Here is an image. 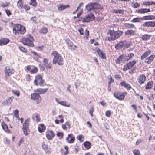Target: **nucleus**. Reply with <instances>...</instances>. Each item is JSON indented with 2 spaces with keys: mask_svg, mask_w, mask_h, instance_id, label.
I'll return each instance as SVG.
<instances>
[{
  "mask_svg": "<svg viewBox=\"0 0 155 155\" xmlns=\"http://www.w3.org/2000/svg\"><path fill=\"white\" fill-rule=\"evenodd\" d=\"M11 25L13 27V33L15 35H23L26 32L25 27L20 24H14L10 23Z\"/></svg>",
  "mask_w": 155,
  "mask_h": 155,
  "instance_id": "nucleus-1",
  "label": "nucleus"
},
{
  "mask_svg": "<svg viewBox=\"0 0 155 155\" xmlns=\"http://www.w3.org/2000/svg\"><path fill=\"white\" fill-rule=\"evenodd\" d=\"M124 32L123 31L118 30L115 31L114 30H109L108 34L110 35V37L108 38V40L110 41H113L119 38L122 35Z\"/></svg>",
  "mask_w": 155,
  "mask_h": 155,
  "instance_id": "nucleus-2",
  "label": "nucleus"
},
{
  "mask_svg": "<svg viewBox=\"0 0 155 155\" xmlns=\"http://www.w3.org/2000/svg\"><path fill=\"white\" fill-rule=\"evenodd\" d=\"M51 55L54 56L52 60L53 64H55L57 63L59 65H62L63 64V59L62 56L57 51H53L51 53Z\"/></svg>",
  "mask_w": 155,
  "mask_h": 155,
  "instance_id": "nucleus-3",
  "label": "nucleus"
},
{
  "mask_svg": "<svg viewBox=\"0 0 155 155\" xmlns=\"http://www.w3.org/2000/svg\"><path fill=\"white\" fill-rule=\"evenodd\" d=\"M26 37L22 38L20 40V41L24 45L31 47L34 46L33 43L34 38L30 34L26 35Z\"/></svg>",
  "mask_w": 155,
  "mask_h": 155,
  "instance_id": "nucleus-4",
  "label": "nucleus"
},
{
  "mask_svg": "<svg viewBox=\"0 0 155 155\" xmlns=\"http://www.w3.org/2000/svg\"><path fill=\"white\" fill-rule=\"evenodd\" d=\"M131 45V42L127 43L126 40H124L120 41L116 44L115 46L116 49H120L122 48H127L130 47Z\"/></svg>",
  "mask_w": 155,
  "mask_h": 155,
  "instance_id": "nucleus-5",
  "label": "nucleus"
},
{
  "mask_svg": "<svg viewBox=\"0 0 155 155\" xmlns=\"http://www.w3.org/2000/svg\"><path fill=\"white\" fill-rule=\"evenodd\" d=\"M85 7L87 10L91 11L95 9H100L102 6L97 3L90 2L87 4Z\"/></svg>",
  "mask_w": 155,
  "mask_h": 155,
  "instance_id": "nucleus-6",
  "label": "nucleus"
},
{
  "mask_svg": "<svg viewBox=\"0 0 155 155\" xmlns=\"http://www.w3.org/2000/svg\"><path fill=\"white\" fill-rule=\"evenodd\" d=\"M45 81L43 79L42 76L40 75H37L35 77V79L34 81V83L36 86L39 85L41 87H43L45 85Z\"/></svg>",
  "mask_w": 155,
  "mask_h": 155,
  "instance_id": "nucleus-7",
  "label": "nucleus"
},
{
  "mask_svg": "<svg viewBox=\"0 0 155 155\" xmlns=\"http://www.w3.org/2000/svg\"><path fill=\"white\" fill-rule=\"evenodd\" d=\"M30 121V119L28 118L25 120L23 124L22 130L24 134L25 135H27L29 134V131L28 127Z\"/></svg>",
  "mask_w": 155,
  "mask_h": 155,
  "instance_id": "nucleus-8",
  "label": "nucleus"
},
{
  "mask_svg": "<svg viewBox=\"0 0 155 155\" xmlns=\"http://www.w3.org/2000/svg\"><path fill=\"white\" fill-rule=\"evenodd\" d=\"M95 18V16L93 13H89L83 17L82 21L83 23L89 22L92 21Z\"/></svg>",
  "mask_w": 155,
  "mask_h": 155,
  "instance_id": "nucleus-9",
  "label": "nucleus"
},
{
  "mask_svg": "<svg viewBox=\"0 0 155 155\" xmlns=\"http://www.w3.org/2000/svg\"><path fill=\"white\" fill-rule=\"evenodd\" d=\"M127 92H120V91H115L114 93L115 97L120 100H122L125 97V95H127Z\"/></svg>",
  "mask_w": 155,
  "mask_h": 155,
  "instance_id": "nucleus-10",
  "label": "nucleus"
},
{
  "mask_svg": "<svg viewBox=\"0 0 155 155\" xmlns=\"http://www.w3.org/2000/svg\"><path fill=\"white\" fill-rule=\"evenodd\" d=\"M65 42L68 48L71 51H73L76 49L77 46L74 45L73 42L68 38L65 39Z\"/></svg>",
  "mask_w": 155,
  "mask_h": 155,
  "instance_id": "nucleus-11",
  "label": "nucleus"
},
{
  "mask_svg": "<svg viewBox=\"0 0 155 155\" xmlns=\"http://www.w3.org/2000/svg\"><path fill=\"white\" fill-rule=\"evenodd\" d=\"M31 99L35 101L37 104L39 103L42 100L40 95L37 93L31 94Z\"/></svg>",
  "mask_w": 155,
  "mask_h": 155,
  "instance_id": "nucleus-12",
  "label": "nucleus"
},
{
  "mask_svg": "<svg viewBox=\"0 0 155 155\" xmlns=\"http://www.w3.org/2000/svg\"><path fill=\"white\" fill-rule=\"evenodd\" d=\"M65 140L68 143L72 144L75 142V138L73 134L71 133L68 135V137H66Z\"/></svg>",
  "mask_w": 155,
  "mask_h": 155,
  "instance_id": "nucleus-13",
  "label": "nucleus"
},
{
  "mask_svg": "<svg viewBox=\"0 0 155 155\" xmlns=\"http://www.w3.org/2000/svg\"><path fill=\"white\" fill-rule=\"evenodd\" d=\"M14 73L13 70L11 69L9 66H6L5 69V77L7 78L8 77L11 76Z\"/></svg>",
  "mask_w": 155,
  "mask_h": 155,
  "instance_id": "nucleus-14",
  "label": "nucleus"
},
{
  "mask_svg": "<svg viewBox=\"0 0 155 155\" xmlns=\"http://www.w3.org/2000/svg\"><path fill=\"white\" fill-rule=\"evenodd\" d=\"M136 61H132L127 64L126 65L124 66L123 68L124 71H126L129 69H131L136 64Z\"/></svg>",
  "mask_w": 155,
  "mask_h": 155,
  "instance_id": "nucleus-15",
  "label": "nucleus"
},
{
  "mask_svg": "<svg viewBox=\"0 0 155 155\" xmlns=\"http://www.w3.org/2000/svg\"><path fill=\"white\" fill-rule=\"evenodd\" d=\"M45 135L48 140H51L55 136V134L52 130H48L46 132Z\"/></svg>",
  "mask_w": 155,
  "mask_h": 155,
  "instance_id": "nucleus-16",
  "label": "nucleus"
},
{
  "mask_svg": "<svg viewBox=\"0 0 155 155\" xmlns=\"http://www.w3.org/2000/svg\"><path fill=\"white\" fill-rule=\"evenodd\" d=\"M146 79V77L144 74H140L137 78L138 82L140 85H142L145 83Z\"/></svg>",
  "mask_w": 155,
  "mask_h": 155,
  "instance_id": "nucleus-17",
  "label": "nucleus"
},
{
  "mask_svg": "<svg viewBox=\"0 0 155 155\" xmlns=\"http://www.w3.org/2000/svg\"><path fill=\"white\" fill-rule=\"evenodd\" d=\"M43 62L44 65L47 69H50L52 67V65L51 62L49 61V59L46 58H44L43 61Z\"/></svg>",
  "mask_w": 155,
  "mask_h": 155,
  "instance_id": "nucleus-18",
  "label": "nucleus"
},
{
  "mask_svg": "<svg viewBox=\"0 0 155 155\" xmlns=\"http://www.w3.org/2000/svg\"><path fill=\"white\" fill-rule=\"evenodd\" d=\"M127 61L126 59V55L124 54H122L119 56L116 60V63L119 64L120 62H124Z\"/></svg>",
  "mask_w": 155,
  "mask_h": 155,
  "instance_id": "nucleus-19",
  "label": "nucleus"
},
{
  "mask_svg": "<svg viewBox=\"0 0 155 155\" xmlns=\"http://www.w3.org/2000/svg\"><path fill=\"white\" fill-rule=\"evenodd\" d=\"M95 50L97 53L100 57L101 58L104 59L106 58V57L105 54L102 50L100 49L97 48H96Z\"/></svg>",
  "mask_w": 155,
  "mask_h": 155,
  "instance_id": "nucleus-20",
  "label": "nucleus"
},
{
  "mask_svg": "<svg viewBox=\"0 0 155 155\" xmlns=\"http://www.w3.org/2000/svg\"><path fill=\"white\" fill-rule=\"evenodd\" d=\"M48 90V88H38L35 89L34 91L39 94H45L47 92Z\"/></svg>",
  "mask_w": 155,
  "mask_h": 155,
  "instance_id": "nucleus-21",
  "label": "nucleus"
},
{
  "mask_svg": "<svg viewBox=\"0 0 155 155\" xmlns=\"http://www.w3.org/2000/svg\"><path fill=\"white\" fill-rule=\"evenodd\" d=\"M155 58V55L154 54H152L150 56L146 58L145 61V63L148 64H150L153 61Z\"/></svg>",
  "mask_w": 155,
  "mask_h": 155,
  "instance_id": "nucleus-22",
  "label": "nucleus"
},
{
  "mask_svg": "<svg viewBox=\"0 0 155 155\" xmlns=\"http://www.w3.org/2000/svg\"><path fill=\"white\" fill-rule=\"evenodd\" d=\"M1 125L3 129L6 132L8 133H10V131L8 129L7 125L4 122H2Z\"/></svg>",
  "mask_w": 155,
  "mask_h": 155,
  "instance_id": "nucleus-23",
  "label": "nucleus"
},
{
  "mask_svg": "<svg viewBox=\"0 0 155 155\" xmlns=\"http://www.w3.org/2000/svg\"><path fill=\"white\" fill-rule=\"evenodd\" d=\"M120 84L122 86H123L124 88L128 90H130L131 88L130 85V84H127L124 81L120 82Z\"/></svg>",
  "mask_w": 155,
  "mask_h": 155,
  "instance_id": "nucleus-24",
  "label": "nucleus"
},
{
  "mask_svg": "<svg viewBox=\"0 0 155 155\" xmlns=\"http://www.w3.org/2000/svg\"><path fill=\"white\" fill-rule=\"evenodd\" d=\"M143 25L144 27H154L155 26V21L146 22Z\"/></svg>",
  "mask_w": 155,
  "mask_h": 155,
  "instance_id": "nucleus-25",
  "label": "nucleus"
},
{
  "mask_svg": "<svg viewBox=\"0 0 155 155\" xmlns=\"http://www.w3.org/2000/svg\"><path fill=\"white\" fill-rule=\"evenodd\" d=\"M46 130V127L43 124H40L38 125V131L41 133L45 131Z\"/></svg>",
  "mask_w": 155,
  "mask_h": 155,
  "instance_id": "nucleus-26",
  "label": "nucleus"
},
{
  "mask_svg": "<svg viewBox=\"0 0 155 155\" xmlns=\"http://www.w3.org/2000/svg\"><path fill=\"white\" fill-rule=\"evenodd\" d=\"M150 12V9L142 8L136 10V12L140 14H144Z\"/></svg>",
  "mask_w": 155,
  "mask_h": 155,
  "instance_id": "nucleus-27",
  "label": "nucleus"
},
{
  "mask_svg": "<svg viewBox=\"0 0 155 155\" xmlns=\"http://www.w3.org/2000/svg\"><path fill=\"white\" fill-rule=\"evenodd\" d=\"M9 42L8 39L3 38L0 39V45H7Z\"/></svg>",
  "mask_w": 155,
  "mask_h": 155,
  "instance_id": "nucleus-28",
  "label": "nucleus"
},
{
  "mask_svg": "<svg viewBox=\"0 0 155 155\" xmlns=\"http://www.w3.org/2000/svg\"><path fill=\"white\" fill-rule=\"evenodd\" d=\"M125 35L134 36L136 35V32L135 31L131 29L127 30L125 32Z\"/></svg>",
  "mask_w": 155,
  "mask_h": 155,
  "instance_id": "nucleus-29",
  "label": "nucleus"
},
{
  "mask_svg": "<svg viewBox=\"0 0 155 155\" xmlns=\"http://www.w3.org/2000/svg\"><path fill=\"white\" fill-rule=\"evenodd\" d=\"M69 7L70 6L68 5H64L63 4H60L57 6L58 10L61 11L64 10L67 8Z\"/></svg>",
  "mask_w": 155,
  "mask_h": 155,
  "instance_id": "nucleus-30",
  "label": "nucleus"
},
{
  "mask_svg": "<svg viewBox=\"0 0 155 155\" xmlns=\"http://www.w3.org/2000/svg\"><path fill=\"white\" fill-rule=\"evenodd\" d=\"M151 51L148 50L147 51L144 52L143 54L141 56V59L142 60L148 57L151 53Z\"/></svg>",
  "mask_w": 155,
  "mask_h": 155,
  "instance_id": "nucleus-31",
  "label": "nucleus"
},
{
  "mask_svg": "<svg viewBox=\"0 0 155 155\" xmlns=\"http://www.w3.org/2000/svg\"><path fill=\"white\" fill-rule=\"evenodd\" d=\"M143 5L146 6L155 5V2L154 1H145L143 2Z\"/></svg>",
  "mask_w": 155,
  "mask_h": 155,
  "instance_id": "nucleus-32",
  "label": "nucleus"
},
{
  "mask_svg": "<svg viewBox=\"0 0 155 155\" xmlns=\"http://www.w3.org/2000/svg\"><path fill=\"white\" fill-rule=\"evenodd\" d=\"M41 145L42 148L46 152H48L50 150V149L48 147V146L47 144H45L44 142H43L42 143Z\"/></svg>",
  "mask_w": 155,
  "mask_h": 155,
  "instance_id": "nucleus-33",
  "label": "nucleus"
},
{
  "mask_svg": "<svg viewBox=\"0 0 155 155\" xmlns=\"http://www.w3.org/2000/svg\"><path fill=\"white\" fill-rule=\"evenodd\" d=\"M142 18V20H154L155 19V17L153 15H148L143 16Z\"/></svg>",
  "mask_w": 155,
  "mask_h": 155,
  "instance_id": "nucleus-34",
  "label": "nucleus"
},
{
  "mask_svg": "<svg viewBox=\"0 0 155 155\" xmlns=\"http://www.w3.org/2000/svg\"><path fill=\"white\" fill-rule=\"evenodd\" d=\"M83 144L85 148L87 150H88L91 148V143L88 141L84 142Z\"/></svg>",
  "mask_w": 155,
  "mask_h": 155,
  "instance_id": "nucleus-35",
  "label": "nucleus"
},
{
  "mask_svg": "<svg viewBox=\"0 0 155 155\" xmlns=\"http://www.w3.org/2000/svg\"><path fill=\"white\" fill-rule=\"evenodd\" d=\"M23 0H19L17 3V6L18 8L22 9L23 8Z\"/></svg>",
  "mask_w": 155,
  "mask_h": 155,
  "instance_id": "nucleus-36",
  "label": "nucleus"
},
{
  "mask_svg": "<svg viewBox=\"0 0 155 155\" xmlns=\"http://www.w3.org/2000/svg\"><path fill=\"white\" fill-rule=\"evenodd\" d=\"M151 36L147 34H144L142 35L141 39L143 41H147L150 38Z\"/></svg>",
  "mask_w": 155,
  "mask_h": 155,
  "instance_id": "nucleus-37",
  "label": "nucleus"
},
{
  "mask_svg": "<svg viewBox=\"0 0 155 155\" xmlns=\"http://www.w3.org/2000/svg\"><path fill=\"white\" fill-rule=\"evenodd\" d=\"M126 28H135L134 25L132 23H126L124 24Z\"/></svg>",
  "mask_w": 155,
  "mask_h": 155,
  "instance_id": "nucleus-38",
  "label": "nucleus"
},
{
  "mask_svg": "<svg viewBox=\"0 0 155 155\" xmlns=\"http://www.w3.org/2000/svg\"><path fill=\"white\" fill-rule=\"evenodd\" d=\"M153 84V82L152 81H149L145 87L146 89H149L151 88Z\"/></svg>",
  "mask_w": 155,
  "mask_h": 155,
  "instance_id": "nucleus-39",
  "label": "nucleus"
},
{
  "mask_svg": "<svg viewBox=\"0 0 155 155\" xmlns=\"http://www.w3.org/2000/svg\"><path fill=\"white\" fill-rule=\"evenodd\" d=\"M142 20V18L141 17L138 18L137 17L134 18L131 21L132 22H140Z\"/></svg>",
  "mask_w": 155,
  "mask_h": 155,
  "instance_id": "nucleus-40",
  "label": "nucleus"
},
{
  "mask_svg": "<svg viewBox=\"0 0 155 155\" xmlns=\"http://www.w3.org/2000/svg\"><path fill=\"white\" fill-rule=\"evenodd\" d=\"M77 139L80 142H82L84 140V136L82 134H80L77 137Z\"/></svg>",
  "mask_w": 155,
  "mask_h": 155,
  "instance_id": "nucleus-41",
  "label": "nucleus"
},
{
  "mask_svg": "<svg viewBox=\"0 0 155 155\" xmlns=\"http://www.w3.org/2000/svg\"><path fill=\"white\" fill-rule=\"evenodd\" d=\"M59 104H60L67 107H70V105L68 104L67 103V102L66 101H61L59 102Z\"/></svg>",
  "mask_w": 155,
  "mask_h": 155,
  "instance_id": "nucleus-42",
  "label": "nucleus"
},
{
  "mask_svg": "<svg viewBox=\"0 0 155 155\" xmlns=\"http://www.w3.org/2000/svg\"><path fill=\"white\" fill-rule=\"evenodd\" d=\"M124 10L121 9H114L113 10V12L115 13H119L123 14L124 13Z\"/></svg>",
  "mask_w": 155,
  "mask_h": 155,
  "instance_id": "nucleus-43",
  "label": "nucleus"
},
{
  "mask_svg": "<svg viewBox=\"0 0 155 155\" xmlns=\"http://www.w3.org/2000/svg\"><path fill=\"white\" fill-rule=\"evenodd\" d=\"M36 0H30L29 5L34 7H36L37 5Z\"/></svg>",
  "mask_w": 155,
  "mask_h": 155,
  "instance_id": "nucleus-44",
  "label": "nucleus"
},
{
  "mask_svg": "<svg viewBox=\"0 0 155 155\" xmlns=\"http://www.w3.org/2000/svg\"><path fill=\"white\" fill-rule=\"evenodd\" d=\"M13 98L14 97L13 96L9 97L6 100L5 102V104H10L11 103Z\"/></svg>",
  "mask_w": 155,
  "mask_h": 155,
  "instance_id": "nucleus-45",
  "label": "nucleus"
},
{
  "mask_svg": "<svg viewBox=\"0 0 155 155\" xmlns=\"http://www.w3.org/2000/svg\"><path fill=\"white\" fill-rule=\"evenodd\" d=\"M33 54L36 56V57H35L34 58V59L36 61H38V58H41V57L36 52L33 51L32 52Z\"/></svg>",
  "mask_w": 155,
  "mask_h": 155,
  "instance_id": "nucleus-46",
  "label": "nucleus"
},
{
  "mask_svg": "<svg viewBox=\"0 0 155 155\" xmlns=\"http://www.w3.org/2000/svg\"><path fill=\"white\" fill-rule=\"evenodd\" d=\"M38 70L37 67L34 66V68L30 70V72L31 74H36L38 72Z\"/></svg>",
  "mask_w": 155,
  "mask_h": 155,
  "instance_id": "nucleus-47",
  "label": "nucleus"
},
{
  "mask_svg": "<svg viewBox=\"0 0 155 155\" xmlns=\"http://www.w3.org/2000/svg\"><path fill=\"white\" fill-rule=\"evenodd\" d=\"M48 31L47 28L45 27H43L40 30V32L41 33L45 34L47 33Z\"/></svg>",
  "mask_w": 155,
  "mask_h": 155,
  "instance_id": "nucleus-48",
  "label": "nucleus"
},
{
  "mask_svg": "<svg viewBox=\"0 0 155 155\" xmlns=\"http://www.w3.org/2000/svg\"><path fill=\"white\" fill-rule=\"evenodd\" d=\"M10 4L9 2H2L1 5V6L3 8L8 7Z\"/></svg>",
  "mask_w": 155,
  "mask_h": 155,
  "instance_id": "nucleus-49",
  "label": "nucleus"
},
{
  "mask_svg": "<svg viewBox=\"0 0 155 155\" xmlns=\"http://www.w3.org/2000/svg\"><path fill=\"white\" fill-rule=\"evenodd\" d=\"M134 155H141V153L138 149H134L133 151Z\"/></svg>",
  "mask_w": 155,
  "mask_h": 155,
  "instance_id": "nucleus-50",
  "label": "nucleus"
},
{
  "mask_svg": "<svg viewBox=\"0 0 155 155\" xmlns=\"http://www.w3.org/2000/svg\"><path fill=\"white\" fill-rule=\"evenodd\" d=\"M35 117L36 118L35 121L37 123L39 122L40 121L41 118L40 117V115L39 114L37 113L35 116Z\"/></svg>",
  "mask_w": 155,
  "mask_h": 155,
  "instance_id": "nucleus-51",
  "label": "nucleus"
},
{
  "mask_svg": "<svg viewBox=\"0 0 155 155\" xmlns=\"http://www.w3.org/2000/svg\"><path fill=\"white\" fill-rule=\"evenodd\" d=\"M85 36L84 37V38L86 39H87L89 37V32L87 29H86L85 31Z\"/></svg>",
  "mask_w": 155,
  "mask_h": 155,
  "instance_id": "nucleus-52",
  "label": "nucleus"
},
{
  "mask_svg": "<svg viewBox=\"0 0 155 155\" xmlns=\"http://www.w3.org/2000/svg\"><path fill=\"white\" fill-rule=\"evenodd\" d=\"M14 114L18 119L19 118V112L17 110H16L13 111Z\"/></svg>",
  "mask_w": 155,
  "mask_h": 155,
  "instance_id": "nucleus-53",
  "label": "nucleus"
},
{
  "mask_svg": "<svg viewBox=\"0 0 155 155\" xmlns=\"http://www.w3.org/2000/svg\"><path fill=\"white\" fill-rule=\"evenodd\" d=\"M19 48L20 50L24 53H27V50L24 47L22 46H19Z\"/></svg>",
  "mask_w": 155,
  "mask_h": 155,
  "instance_id": "nucleus-54",
  "label": "nucleus"
},
{
  "mask_svg": "<svg viewBox=\"0 0 155 155\" xmlns=\"http://www.w3.org/2000/svg\"><path fill=\"white\" fill-rule=\"evenodd\" d=\"M12 92L15 95L17 96V97H19L20 96V93L18 90L12 91Z\"/></svg>",
  "mask_w": 155,
  "mask_h": 155,
  "instance_id": "nucleus-55",
  "label": "nucleus"
},
{
  "mask_svg": "<svg viewBox=\"0 0 155 155\" xmlns=\"http://www.w3.org/2000/svg\"><path fill=\"white\" fill-rule=\"evenodd\" d=\"M140 6V4L137 2L133 3L132 4V7L135 8H137Z\"/></svg>",
  "mask_w": 155,
  "mask_h": 155,
  "instance_id": "nucleus-56",
  "label": "nucleus"
},
{
  "mask_svg": "<svg viewBox=\"0 0 155 155\" xmlns=\"http://www.w3.org/2000/svg\"><path fill=\"white\" fill-rule=\"evenodd\" d=\"M78 31L81 35H83L84 34V29L83 28H81L78 29Z\"/></svg>",
  "mask_w": 155,
  "mask_h": 155,
  "instance_id": "nucleus-57",
  "label": "nucleus"
},
{
  "mask_svg": "<svg viewBox=\"0 0 155 155\" xmlns=\"http://www.w3.org/2000/svg\"><path fill=\"white\" fill-rule=\"evenodd\" d=\"M58 117L61 119L60 120V122L61 123H63L64 122V120L63 119L64 116L62 115H60L58 116Z\"/></svg>",
  "mask_w": 155,
  "mask_h": 155,
  "instance_id": "nucleus-58",
  "label": "nucleus"
},
{
  "mask_svg": "<svg viewBox=\"0 0 155 155\" xmlns=\"http://www.w3.org/2000/svg\"><path fill=\"white\" fill-rule=\"evenodd\" d=\"M105 115L108 117H110L111 116V112L110 110L107 111L105 112Z\"/></svg>",
  "mask_w": 155,
  "mask_h": 155,
  "instance_id": "nucleus-59",
  "label": "nucleus"
},
{
  "mask_svg": "<svg viewBox=\"0 0 155 155\" xmlns=\"http://www.w3.org/2000/svg\"><path fill=\"white\" fill-rule=\"evenodd\" d=\"M64 147L65 149L66 150V151L64 153V155H67L69 153V151L68 150V147L67 146H65Z\"/></svg>",
  "mask_w": 155,
  "mask_h": 155,
  "instance_id": "nucleus-60",
  "label": "nucleus"
},
{
  "mask_svg": "<svg viewBox=\"0 0 155 155\" xmlns=\"http://www.w3.org/2000/svg\"><path fill=\"white\" fill-rule=\"evenodd\" d=\"M94 111V109L92 107H91L89 110V113L92 117H93V113Z\"/></svg>",
  "mask_w": 155,
  "mask_h": 155,
  "instance_id": "nucleus-61",
  "label": "nucleus"
},
{
  "mask_svg": "<svg viewBox=\"0 0 155 155\" xmlns=\"http://www.w3.org/2000/svg\"><path fill=\"white\" fill-rule=\"evenodd\" d=\"M25 79L26 81H30L31 79L30 76L29 74H27L25 76Z\"/></svg>",
  "mask_w": 155,
  "mask_h": 155,
  "instance_id": "nucleus-62",
  "label": "nucleus"
},
{
  "mask_svg": "<svg viewBox=\"0 0 155 155\" xmlns=\"http://www.w3.org/2000/svg\"><path fill=\"white\" fill-rule=\"evenodd\" d=\"M23 8L26 10H29L30 8V7L28 5H24L23 6Z\"/></svg>",
  "mask_w": 155,
  "mask_h": 155,
  "instance_id": "nucleus-63",
  "label": "nucleus"
},
{
  "mask_svg": "<svg viewBox=\"0 0 155 155\" xmlns=\"http://www.w3.org/2000/svg\"><path fill=\"white\" fill-rule=\"evenodd\" d=\"M5 12L8 16H9L12 14L11 12L8 9H6L5 10Z\"/></svg>",
  "mask_w": 155,
  "mask_h": 155,
  "instance_id": "nucleus-64",
  "label": "nucleus"
}]
</instances>
